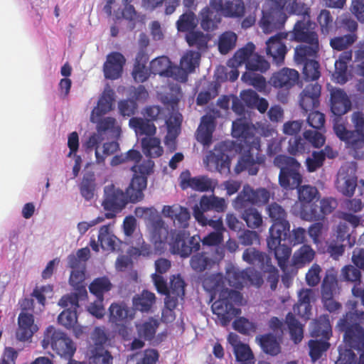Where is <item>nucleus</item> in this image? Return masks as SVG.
I'll return each instance as SVG.
<instances>
[{
    "instance_id": "nucleus-53",
    "label": "nucleus",
    "mask_w": 364,
    "mask_h": 364,
    "mask_svg": "<svg viewBox=\"0 0 364 364\" xmlns=\"http://www.w3.org/2000/svg\"><path fill=\"white\" fill-rule=\"evenodd\" d=\"M119 149V144L117 142L112 141L105 143L102 146H97L96 148L95 155V163L97 164H104L105 159L115 152Z\"/></svg>"
},
{
    "instance_id": "nucleus-41",
    "label": "nucleus",
    "mask_w": 364,
    "mask_h": 364,
    "mask_svg": "<svg viewBox=\"0 0 364 364\" xmlns=\"http://www.w3.org/2000/svg\"><path fill=\"white\" fill-rule=\"evenodd\" d=\"M98 242L104 250L114 251L119 243V239L113 233L112 226L102 225L99 230Z\"/></svg>"
},
{
    "instance_id": "nucleus-58",
    "label": "nucleus",
    "mask_w": 364,
    "mask_h": 364,
    "mask_svg": "<svg viewBox=\"0 0 364 364\" xmlns=\"http://www.w3.org/2000/svg\"><path fill=\"white\" fill-rule=\"evenodd\" d=\"M111 286L112 284L107 277H100L95 279L90 284L89 289L96 298H103L104 293L108 291L111 289Z\"/></svg>"
},
{
    "instance_id": "nucleus-31",
    "label": "nucleus",
    "mask_w": 364,
    "mask_h": 364,
    "mask_svg": "<svg viewBox=\"0 0 364 364\" xmlns=\"http://www.w3.org/2000/svg\"><path fill=\"white\" fill-rule=\"evenodd\" d=\"M114 91L109 86L106 87L100 95L97 105L90 114V121L97 122L102 116L109 112L114 107L115 97Z\"/></svg>"
},
{
    "instance_id": "nucleus-43",
    "label": "nucleus",
    "mask_w": 364,
    "mask_h": 364,
    "mask_svg": "<svg viewBox=\"0 0 364 364\" xmlns=\"http://www.w3.org/2000/svg\"><path fill=\"white\" fill-rule=\"evenodd\" d=\"M214 129V117L210 115L203 117L200 124L197 130V140L205 146L209 145L211 142Z\"/></svg>"
},
{
    "instance_id": "nucleus-38",
    "label": "nucleus",
    "mask_w": 364,
    "mask_h": 364,
    "mask_svg": "<svg viewBox=\"0 0 364 364\" xmlns=\"http://www.w3.org/2000/svg\"><path fill=\"white\" fill-rule=\"evenodd\" d=\"M228 340L230 344L233 347L236 359L240 364H253V355L250 347L241 343L237 334L230 333Z\"/></svg>"
},
{
    "instance_id": "nucleus-48",
    "label": "nucleus",
    "mask_w": 364,
    "mask_h": 364,
    "mask_svg": "<svg viewBox=\"0 0 364 364\" xmlns=\"http://www.w3.org/2000/svg\"><path fill=\"white\" fill-rule=\"evenodd\" d=\"M159 325V320L154 318H149L145 321L136 323V328L137 333L141 338L150 341L154 337Z\"/></svg>"
},
{
    "instance_id": "nucleus-39",
    "label": "nucleus",
    "mask_w": 364,
    "mask_h": 364,
    "mask_svg": "<svg viewBox=\"0 0 364 364\" xmlns=\"http://www.w3.org/2000/svg\"><path fill=\"white\" fill-rule=\"evenodd\" d=\"M109 321L117 326L130 321L134 317V310L129 309L124 304H112L109 309Z\"/></svg>"
},
{
    "instance_id": "nucleus-52",
    "label": "nucleus",
    "mask_w": 364,
    "mask_h": 364,
    "mask_svg": "<svg viewBox=\"0 0 364 364\" xmlns=\"http://www.w3.org/2000/svg\"><path fill=\"white\" fill-rule=\"evenodd\" d=\"M299 200L301 203V210L305 205H314V199L318 198L319 193L317 188L309 185H304L298 188Z\"/></svg>"
},
{
    "instance_id": "nucleus-3",
    "label": "nucleus",
    "mask_w": 364,
    "mask_h": 364,
    "mask_svg": "<svg viewBox=\"0 0 364 364\" xmlns=\"http://www.w3.org/2000/svg\"><path fill=\"white\" fill-rule=\"evenodd\" d=\"M348 308L350 310L341 318L336 328L344 332L345 344L338 347V358L336 364H355V355L352 348L361 352L358 364H364V329L360 324L364 323V311L355 310L357 302L349 301Z\"/></svg>"
},
{
    "instance_id": "nucleus-27",
    "label": "nucleus",
    "mask_w": 364,
    "mask_h": 364,
    "mask_svg": "<svg viewBox=\"0 0 364 364\" xmlns=\"http://www.w3.org/2000/svg\"><path fill=\"white\" fill-rule=\"evenodd\" d=\"M68 266L72 269L70 277V284L77 291V298H85L87 292L83 282L85 280V264L81 262L74 255H70L68 257Z\"/></svg>"
},
{
    "instance_id": "nucleus-56",
    "label": "nucleus",
    "mask_w": 364,
    "mask_h": 364,
    "mask_svg": "<svg viewBox=\"0 0 364 364\" xmlns=\"http://www.w3.org/2000/svg\"><path fill=\"white\" fill-rule=\"evenodd\" d=\"M286 323L289 327L291 339L295 343H299L303 338L302 325L294 318L291 313L287 314Z\"/></svg>"
},
{
    "instance_id": "nucleus-35",
    "label": "nucleus",
    "mask_w": 364,
    "mask_h": 364,
    "mask_svg": "<svg viewBox=\"0 0 364 364\" xmlns=\"http://www.w3.org/2000/svg\"><path fill=\"white\" fill-rule=\"evenodd\" d=\"M299 80V73L296 70L283 68L275 73L270 79V83L275 87L288 90L294 86Z\"/></svg>"
},
{
    "instance_id": "nucleus-34",
    "label": "nucleus",
    "mask_w": 364,
    "mask_h": 364,
    "mask_svg": "<svg viewBox=\"0 0 364 364\" xmlns=\"http://www.w3.org/2000/svg\"><path fill=\"white\" fill-rule=\"evenodd\" d=\"M351 108V102L347 94L341 89L331 91V109L336 116H341Z\"/></svg>"
},
{
    "instance_id": "nucleus-26",
    "label": "nucleus",
    "mask_w": 364,
    "mask_h": 364,
    "mask_svg": "<svg viewBox=\"0 0 364 364\" xmlns=\"http://www.w3.org/2000/svg\"><path fill=\"white\" fill-rule=\"evenodd\" d=\"M161 213L164 217L168 218L173 221L176 228L180 229H175L170 232L168 231V240H171L172 234L174 232L186 230V229L188 227L191 214L186 208L178 204L164 205L162 208Z\"/></svg>"
},
{
    "instance_id": "nucleus-64",
    "label": "nucleus",
    "mask_w": 364,
    "mask_h": 364,
    "mask_svg": "<svg viewBox=\"0 0 364 364\" xmlns=\"http://www.w3.org/2000/svg\"><path fill=\"white\" fill-rule=\"evenodd\" d=\"M304 64L303 73L306 80H316L320 77L319 64L314 60H309Z\"/></svg>"
},
{
    "instance_id": "nucleus-55",
    "label": "nucleus",
    "mask_w": 364,
    "mask_h": 364,
    "mask_svg": "<svg viewBox=\"0 0 364 364\" xmlns=\"http://www.w3.org/2000/svg\"><path fill=\"white\" fill-rule=\"evenodd\" d=\"M248 228L257 229L262 225L263 218L262 214L255 208L245 209L242 215Z\"/></svg>"
},
{
    "instance_id": "nucleus-57",
    "label": "nucleus",
    "mask_w": 364,
    "mask_h": 364,
    "mask_svg": "<svg viewBox=\"0 0 364 364\" xmlns=\"http://www.w3.org/2000/svg\"><path fill=\"white\" fill-rule=\"evenodd\" d=\"M237 36L231 31L223 33L219 38L218 49L222 54L228 53L235 46Z\"/></svg>"
},
{
    "instance_id": "nucleus-40",
    "label": "nucleus",
    "mask_w": 364,
    "mask_h": 364,
    "mask_svg": "<svg viewBox=\"0 0 364 364\" xmlns=\"http://www.w3.org/2000/svg\"><path fill=\"white\" fill-rule=\"evenodd\" d=\"M352 59L350 50L343 52L339 58L335 62V72L333 74L334 80L340 84H344L348 80V63Z\"/></svg>"
},
{
    "instance_id": "nucleus-62",
    "label": "nucleus",
    "mask_w": 364,
    "mask_h": 364,
    "mask_svg": "<svg viewBox=\"0 0 364 364\" xmlns=\"http://www.w3.org/2000/svg\"><path fill=\"white\" fill-rule=\"evenodd\" d=\"M320 25L321 33L324 35L328 34L333 28V20L329 11L322 10L317 18Z\"/></svg>"
},
{
    "instance_id": "nucleus-13",
    "label": "nucleus",
    "mask_w": 364,
    "mask_h": 364,
    "mask_svg": "<svg viewBox=\"0 0 364 364\" xmlns=\"http://www.w3.org/2000/svg\"><path fill=\"white\" fill-rule=\"evenodd\" d=\"M352 121L355 126V132L347 130L344 124L339 120L334 124V131L337 136L346 141L347 146L353 149H360L364 147V117L360 112H355L352 115Z\"/></svg>"
},
{
    "instance_id": "nucleus-2",
    "label": "nucleus",
    "mask_w": 364,
    "mask_h": 364,
    "mask_svg": "<svg viewBox=\"0 0 364 364\" xmlns=\"http://www.w3.org/2000/svg\"><path fill=\"white\" fill-rule=\"evenodd\" d=\"M253 132L264 136H273L276 133L267 122L250 126L248 119L240 118L232 122V136L238 139L241 145L244 144L247 149L235 168L236 173L247 170L250 175H256L259 165L264 162V156L259 153V139L253 134Z\"/></svg>"
},
{
    "instance_id": "nucleus-42",
    "label": "nucleus",
    "mask_w": 364,
    "mask_h": 364,
    "mask_svg": "<svg viewBox=\"0 0 364 364\" xmlns=\"http://www.w3.org/2000/svg\"><path fill=\"white\" fill-rule=\"evenodd\" d=\"M150 70L154 75L172 77L175 80V65L173 66L168 58L161 56L151 62Z\"/></svg>"
},
{
    "instance_id": "nucleus-23",
    "label": "nucleus",
    "mask_w": 364,
    "mask_h": 364,
    "mask_svg": "<svg viewBox=\"0 0 364 364\" xmlns=\"http://www.w3.org/2000/svg\"><path fill=\"white\" fill-rule=\"evenodd\" d=\"M152 280L157 291L164 294H166L165 299L183 300L185 294V282L180 275L173 276L171 279L170 287L167 288L166 283L163 277L153 274Z\"/></svg>"
},
{
    "instance_id": "nucleus-21",
    "label": "nucleus",
    "mask_w": 364,
    "mask_h": 364,
    "mask_svg": "<svg viewBox=\"0 0 364 364\" xmlns=\"http://www.w3.org/2000/svg\"><path fill=\"white\" fill-rule=\"evenodd\" d=\"M105 199L102 206L105 210L109 211L105 213L107 218H112L116 213L119 212L127 204V198L130 200L127 193L126 195L122 191L116 188L114 185H108L105 187ZM132 202L131 200H129Z\"/></svg>"
},
{
    "instance_id": "nucleus-16",
    "label": "nucleus",
    "mask_w": 364,
    "mask_h": 364,
    "mask_svg": "<svg viewBox=\"0 0 364 364\" xmlns=\"http://www.w3.org/2000/svg\"><path fill=\"white\" fill-rule=\"evenodd\" d=\"M91 339L95 346L90 348L89 363L71 360L68 364H112V356L102 346L107 339L105 328L96 327L92 333Z\"/></svg>"
},
{
    "instance_id": "nucleus-12",
    "label": "nucleus",
    "mask_w": 364,
    "mask_h": 364,
    "mask_svg": "<svg viewBox=\"0 0 364 364\" xmlns=\"http://www.w3.org/2000/svg\"><path fill=\"white\" fill-rule=\"evenodd\" d=\"M274 164L280 169L279 182L286 190L299 188L302 181L300 173L301 165L294 158L285 155H279L274 159Z\"/></svg>"
},
{
    "instance_id": "nucleus-44",
    "label": "nucleus",
    "mask_w": 364,
    "mask_h": 364,
    "mask_svg": "<svg viewBox=\"0 0 364 364\" xmlns=\"http://www.w3.org/2000/svg\"><path fill=\"white\" fill-rule=\"evenodd\" d=\"M306 45H300L295 48L294 60L298 64L305 63L308 58L314 57L319 50L318 41H305Z\"/></svg>"
},
{
    "instance_id": "nucleus-51",
    "label": "nucleus",
    "mask_w": 364,
    "mask_h": 364,
    "mask_svg": "<svg viewBox=\"0 0 364 364\" xmlns=\"http://www.w3.org/2000/svg\"><path fill=\"white\" fill-rule=\"evenodd\" d=\"M262 350L267 354L276 355L280 352V346L276 337L272 334H267L257 337Z\"/></svg>"
},
{
    "instance_id": "nucleus-5",
    "label": "nucleus",
    "mask_w": 364,
    "mask_h": 364,
    "mask_svg": "<svg viewBox=\"0 0 364 364\" xmlns=\"http://www.w3.org/2000/svg\"><path fill=\"white\" fill-rule=\"evenodd\" d=\"M203 287L211 294V299H216L212 304V311L222 326L228 325L240 310L235 305L241 304L242 295L237 291L230 290L224 287L223 276L218 273L212 274L203 281Z\"/></svg>"
},
{
    "instance_id": "nucleus-49",
    "label": "nucleus",
    "mask_w": 364,
    "mask_h": 364,
    "mask_svg": "<svg viewBox=\"0 0 364 364\" xmlns=\"http://www.w3.org/2000/svg\"><path fill=\"white\" fill-rule=\"evenodd\" d=\"M147 58L143 52H139L136 57L132 75L136 82H143L149 77V72L146 67Z\"/></svg>"
},
{
    "instance_id": "nucleus-22",
    "label": "nucleus",
    "mask_w": 364,
    "mask_h": 364,
    "mask_svg": "<svg viewBox=\"0 0 364 364\" xmlns=\"http://www.w3.org/2000/svg\"><path fill=\"white\" fill-rule=\"evenodd\" d=\"M356 164L347 162L339 169L336 186L337 190L346 196H353L357 186Z\"/></svg>"
},
{
    "instance_id": "nucleus-47",
    "label": "nucleus",
    "mask_w": 364,
    "mask_h": 364,
    "mask_svg": "<svg viewBox=\"0 0 364 364\" xmlns=\"http://www.w3.org/2000/svg\"><path fill=\"white\" fill-rule=\"evenodd\" d=\"M136 238L134 242V246L132 247L129 252L132 255L144 257L149 256L153 253H161L166 248L167 245L169 246L168 242H166L164 249L161 250H156V247L154 246V250H153L151 246L144 242L141 235H136Z\"/></svg>"
},
{
    "instance_id": "nucleus-50",
    "label": "nucleus",
    "mask_w": 364,
    "mask_h": 364,
    "mask_svg": "<svg viewBox=\"0 0 364 364\" xmlns=\"http://www.w3.org/2000/svg\"><path fill=\"white\" fill-rule=\"evenodd\" d=\"M154 294L149 291H143L141 294L133 298L134 308L140 311H149L155 302Z\"/></svg>"
},
{
    "instance_id": "nucleus-1",
    "label": "nucleus",
    "mask_w": 364,
    "mask_h": 364,
    "mask_svg": "<svg viewBox=\"0 0 364 364\" xmlns=\"http://www.w3.org/2000/svg\"><path fill=\"white\" fill-rule=\"evenodd\" d=\"M309 8L296 0H266L262 6V16L259 26L265 33L280 29L290 14L301 15L302 19L297 21L294 30L287 33L290 40L296 41H317L318 35L314 31L315 23L310 20Z\"/></svg>"
},
{
    "instance_id": "nucleus-20",
    "label": "nucleus",
    "mask_w": 364,
    "mask_h": 364,
    "mask_svg": "<svg viewBox=\"0 0 364 364\" xmlns=\"http://www.w3.org/2000/svg\"><path fill=\"white\" fill-rule=\"evenodd\" d=\"M32 305V301L24 299L21 304L23 310L18 317V328L16 332V339L25 342L31 340L33 336L38 331L39 327L34 321L32 314L26 311L24 309Z\"/></svg>"
},
{
    "instance_id": "nucleus-4",
    "label": "nucleus",
    "mask_w": 364,
    "mask_h": 364,
    "mask_svg": "<svg viewBox=\"0 0 364 364\" xmlns=\"http://www.w3.org/2000/svg\"><path fill=\"white\" fill-rule=\"evenodd\" d=\"M228 65L232 68L228 73L230 81L233 82L237 79L239 71L237 68L242 65H245L248 71L242 75L241 80L245 84L253 86L260 92L267 95L270 92V88L264 77L260 74L252 72H264L269 67V63L255 53V46L252 43H248L243 48L239 49L228 60Z\"/></svg>"
},
{
    "instance_id": "nucleus-15",
    "label": "nucleus",
    "mask_w": 364,
    "mask_h": 364,
    "mask_svg": "<svg viewBox=\"0 0 364 364\" xmlns=\"http://www.w3.org/2000/svg\"><path fill=\"white\" fill-rule=\"evenodd\" d=\"M153 166V161L148 160L141 165H134L132 167L134 175L127 188V193L132 203L138 202L144 198L143 191L147 186L146 176L151 172Z\"/></svg>"
},
{
    "instance_id": "nucleus-37",
    "label": "nucleus",
    "mask_w": 364,
    "mask_h": 364,
    "mask_svg": "<svg viewBox=\"0 0 364 364\" xmlns=\"http://www.w3.org/2000/svg\"><path fill=\"white\" fill-rule=\"evenodd\" d=\"M181 122L182 115L177 112H173L166 121L167 134L165 138V144L171 151L176 149V139L180 132Z\"/></svg>"
},
{
    "instance_id": "nucleus-60",
    "label": "nucleus",
    "mask_w": 364,
    "mask_h": 364,
    "mask_svg": "<svg viewBox=\"0 0 364 364\" xmlns=\"http://www.w3.org/2000/svg\"><path fill=\"white\" fill-rule=\"evenodd\" d=\"M211 260L204 253H196L190 259L191 268L196 272H202L210 266Z\"/></svg>"
},
{
    "instance_id": "nucleus-18",
    "label": "nucleus",
    "mask_w": 364,
    "mask_h": 364,
    "mask_svg": "<svg viewBox=\"0 0 364 364\" xmlns=\"http://www.w3.org/2000/svg\"><path fill=\"white\" fill-rule=\"evenodd\" d=\"M270 198V193L265 188L252 189L250 186H244L242 191L232 202L235 210L241 211L250 205H260L267 203Z\"/></svg>"
},
{
    "instance_id": "nucleus-30",
    "label": "nucleus",
    "mask_w": 364,
    "mask_h": 364,
    "mask_svg": "<svg viewBox=\"0 0 364 364\" xmlns=\"http://www.w3.org/2000/svg\"><path fill=\"white\" fill-rule=\"evenodd\" d=\"M200 54L196 51H187L182 56L180 66L175 65V80L184 82L187 80L188 75L193 73L199 65Z\"/></svg>"
},
{
    "instance_id": "nucleus-59",
    "label": "nucleus",
    "mask_w": 364,
    "mask_h": 364,
    "mask_svg": "<svg viewBox=\"0 0 364 364\" xmlns=\"http://www.w3.org/2000/svg\"><path fill=\"white\" fill-rule=\"evenodd\" d=\"M198 24V20L194 13L189 11L183 14L176 22L179 31H188L194 29Z\"/></svg>"
},
{
    "instance_id": "nucleus-25",
    "label": "nucleus",
    "mask_w": 364,
    "mask_h": 364,
    "mask_svg": "<svg viewBox=\"0 0 364 364\" xmlns=\"http://www.w3.org/2000/svg\"><path fill=\"white\" fill-rule=\"evenodd\" d=\"M226 146L220 143L215 146L213 151H210L203 162L208 171H218L221 174H228L230 172V159L225 153Z\"/></svg>"
},
{
    "instance_id": "nucleus-17",
    "label": "nucleus",
    "mask_w": 364,
    "mask_h": 364,
    "mask_svg": "<svg viewBox=\"0 0 364 364\" xmlns=\"http://www.w3.org/2000/svg\"><path fill=\"white\" fill-rule=\"evenodd\" d=\"M224 287L226 281L229 285L235 289H241L246 285H253L259 287L263 282L262 278L253 268H247L245 270L232 267L227 269L226 278L224 279Z\"/></svg>"
},
{
    "instance_id": "nucleus-32",
    "label": "nucleus",
    "mask_w": 364,
    "mask_h": 364,
    "mask_svg": "<svg viewBox=\"0 0 364 364\" xmlns=\"http://www.w3.org/2000/svg\"><path fill=\"white\" fill-rule=\"evenodd\" d=\"M288 38V33H280L271 37L266 43L267 54L270 55L277 64L282 63L284 59L287 47L282 40Z\"/></svg>"
},
{
    "instance_id": "nucleus-14",
    "label": "nucleus",
    "mask_w": 364,
    "mask_h": 364,
    "mask_svg": "<svg viewBox=\"0 0 364 364\" xmlns=\"http://www.w3.org/2000/svg\"><path fill=\"white\" fill-rule=\"evenodd\" d=\"M41 345L43 349L50 346L58 355L66 358H71L76 350L72 340L63 332L57 331L53 326L46 329Z\"/></svg>"
},
{
    "instance_id": "nucleus-45",
    "label": "nucleus",
    "mask_w": 364,
    "mask_h": 364,
    "mask_svg": "<svg viewBox=\"0 0 364 364\" xmlns=\"http://www.w3.org/2000/svg\"><path fill=\"white\" fill-rule=\"evenodd\" d=\"M242 259L248 264L258 267L261 269L271 262V259L265 253L261 252L253 247L247 248L244 251Z\"/></svg>"
},
{
    "instance_id": "nucleus-6",
    "label": "nucleus",
    "mask_w": 364,
    "mask_h": 364,
    "mask_svg": "<svg viewBox=\"0 0 364 364\" xmlns=\"http://www.w3.org/2000/svg\"><path fill=\"white\" fill-rule=\"evenodd\" d=\"M223 240V235L221 232H212L201 239L198 235L190 237L188 230H180L172 234L168 244L173 254H177L186 258L192 252L200 250V242L206 246H218Z\"/></svg>"
},
{
    "instance_id": "nucleus-61",
    "label": "nucleus",
    "mask_w": 364,
    "mask_h": 364,
    "mask_svg": "<svg viewBox=\"0 0 364 364\" xmlns=\"http://www.w3.org/2000/svg\"><path fill=\"white\" fill-rule=\"evenodd\" d=\"M354 33H350L343 36L335 37L330 41V45L333 49L343 50L351 46L356 40Z\"/></svg>"
},
{
    "instance_id": "nucleus-9",
    "label": "nucleus",
    "mask_w": 364,
    "mask_h": 364,
    "mask_svg": "<svg viewBox=\"0 0 364 364\" xmlns=\"http://www.w3.org/2000/svg\"><path fill=\"white\" fill-rule=\"evenodd\" d=\"M137 218L146 221L151 240L155 245L156 250L164 248L168 240V226L154 208L137 207L134 210Z\"/></svg>"
},
{
    "instance_id": "nucleus-19",
    "label": "nucleus",
    "mask_w": 364,
    "mask_h": 364,
    "mask_svg": "<svg viewBox=\"0 0 364 364\" xmlns=\"http://www.w3.org/2000/svg\"><path fill=\"white\" fill-rule=\"evenodd\" d=\"M227 206L228 203L223 198L215 195H203L200 198L199 203L193 206V214L199 224H205L206 222L205 212L214 210L217 213H223L226 210Z\"/></svg>"
},
{
    "instance_id": "nucleus-29",
    "label": "nucleus",
    "mask_w": 364,
    "mask_h": 364,
    "mask_svg": "<svg viewBox=\"0 0 364 364\" xmlns=\"http://www.w3.org/2000/svg\"><path fill=\"white\" fill-rule=\"evenodd\" d=\"M78 301L77 294L65 295L59 301L60 306L68 308L58 318V323L66 328H71L77 322L76 309L78 307Z\"/></svg>"
},
{
    "instance_id": "nucleus-36",
    "label": "nucleus",
    "mask_w": 364,
    "mask_h": 364,
    "mask_svg": "<svg viewBox=\"0 0 364 364\" xmlns=\"http://www.w3.org/2000/svg\"><path fill=\"white\" fill-rule=\"evenodd\" d=\"M321 94V86L318 83H313L305 87L300 95V106L308 112L318 105V98Z\"/></svg>"
},
{
    "instance_id": "nucleus-24",
    "label": "nucleus",
    "mask_w": 364,
    "mask_h": 364,
    "mask_svg": "<svg viewBox=\"0 0 364 364\" xmlns=\"http://www.w3.org/2000/svg\"><path fill=\"white\" fill-rule=\"evenodd\" d=\"M319 208L316 205H305L300 210V217L306 221L322 220L326 215L332 213L337 207L335 198H323L319 202Z\"/></svg>"
},
{
    "instance_id": "nucleus-54",
    "label": "nucleus",
    "mask_w": 364,
    "mask_h": 364,
    "mask_svg": "<svg viewBox=\"0 0 364 364\" xmlns=\"http://www.w3.org/2000/svg\"><path fill=\"white\" fill-rule=\"evenodd\" d=\"M95 123L97 124V131H99L102 134L105 132H109L114 136H118L120 134V126L114 118L109 117H105L104 119H99V121Z\"/></svg>"
},
{
    "instance_id": "nucleus-33",
    "label": "nucleus",
    "mask_w": 364,
    "mask_h": 364,
    "mask_svg": "<svg viewBox=\"0 0 364 364\" xmlns=\"http://www.w3.org/2000/svg\"><path fill=\"white\" fill-rule=\"evenodd\" d=\"M125 61L124 55L118 52H113L109 54L103 66L105 78L110 80L118 79L122 75Z\"/></svg>"
},
{
    "instance_id": "nucleus-11",
    "label": "nucleus",
    "mask_w": 364,
    "mask_h": 364,
    "mask_svg": "<svg viewBox=\"0 0 364 364\" xmlns=\"http://www.w3.org/2000/svg\"><path fill=\"white\" fill-rule=\"evenodd\" d=\"M129 127L138 135H146L142 141V148L144 154L151 158L160 156L163 153L161 141L158 138L151 137L156 132V127L153 123L140 117H132L129 119Z\"/></svg>"
},
{
    "instance_id": "nucleus-46",
    "label": "nucleus",
    "mask_w": 364,
    "mask_h": 364,
    "mask_svg": "<svg viewBox=\"0 0 364 364\" xmlns=\"http://www.w3.org/2000/svg\"><path fill=\"white\" fill-rule=\"evenodd\" d=\"M315 251L308 245H303L296 250L293 255L291 262L293 264L301 268L309 264L314 258Z\"/></svg>"
},
{
    "instance_id": "nucleus-63",
    "label": "nucleus",
    "mask_w": 364,
    "mask_h": 364,
    "mask_svg": "<svg viewBox=\"0 0 364 364\" xmlns=\"http://www.w3.org/2000/svg\"><path fill=\"white\" fill-rule=\"evenodd\" d=\"M267 213L273 223L288 222L286 211L281 205L276 203H272L268 206Z\"/></svg>"
},
{
    "instance_id": "nucleus-10",
    "label": "nucleus",
    "mask_w": 364,
    "mask_h": 364,
    "mask_svg": "<svg viewBox=\"0 0 364 364\" xmlns=\"http://www.w3.org/2000/svg\"><path fill=\"white\" fill-rule=\"evenodd\" d=\"M311 334L313 337H321V340H311L309 342V355L313 362L319 359L326 352L330 344L328 342L332 331L328 315H322L317 320L313 321L310 326Z\"/></svg>"
},
{
    "instance_id": "nucleus-7",
    "label": "nucleus",
    "mask_w": 364,
    "mask_h": 364,
    "mask_svg": "<svg viewBox=\"0 0 364 364\" xmlns=\"http://www.w3.org/2000/svg\"><path fill=\"white\" fill-rule=\"evenodd\" d=\"M211 10L205 7L200 14V26L205 31H213L217 28L221 20V15L226 17H239L243 15L244 4L237 1L235 4L230 1L210 0Z\"/></svg>"
},
{
    "instance_id": "nucleus-28",
    "label": "nucleus",
    "mask_w": 364,
    "mask_h": 364,
    "mask_svg": "<svg viewBox=\"0 0 364 364\" xmlns=\"http://www.w3.org/2000/svg\"><path fill=\"white\" fill-rule=\"evenodd\" d=\"M182 189L188 188L198 192L213 191L217 181L206 176L192 177L189 171H183L179 177Z\"/></svg>"
},
{
    "instance_id": "nucleus-8",
    "label": "nucleus",
    "mask_w": 364,
    "mask_h": 364,
    "mask_svg": "<svg viewBox=\"0 0 364 364\" xmlns=\"http://www.w3.org/2000/svg\"><path fill=\"white\" fill-rule=\"evenodd\" d=\"M290 232L289 222L273 223L269 230V236L267 237V246L273 250L280 268L286 272L287 262L291 255V248L282 242H288Z\"/></svg>"
}]
</instances>
